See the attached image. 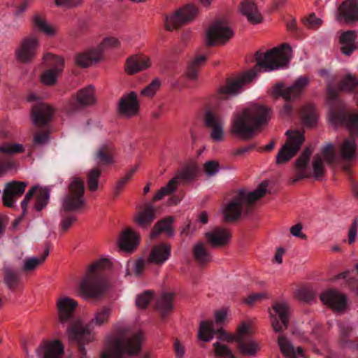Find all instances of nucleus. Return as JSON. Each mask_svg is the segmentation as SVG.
<instances>
[{
  "label": "nucleus",
  "mask_w": 358,
  "mask_h": 358,
  "mask_svg": "<svg viewBox=\"0 0 358 358\" xmlns=\"http://www.w3.org/2000/svg\"><path fill=\"white\" fill-rule=\"evenodd\" d=\"M77 306L78 302L67 296L59 298L57 302L59 322L62 324H68L66 331L69 338L76 343L78 358H86L85 345L94 339L92 331L96 327L108 322L111 309L108 307L99 309L94 313V317L84 326L80 320L75 318V310Z\"/></svg>",
  "instance_id": "obj_1"
},
{
  "label": "nucleus",
  "mask_w": 358,
  "mask_h": 358,
  "mask_svg": "<svg viewBox=\"0 0 358 358\" xmlns=\"http://www.w3.org/2000/svg\"><path fill=\"white\" fill-rule=\"evenodd\" d=\"M269 119L268 108L254 104L234 116L231 133L242 140H250L255 136L257 131L261 127L268 124Z\"/></svg>",
  "instance_id": "obj_2"
},
{
  "label": "nucleus",
  "mask_w": 358,
  "mask_h": 358,
  "mask_svg": "<svg viewBox=\"0 0 358 358\" xmlns=\"http://www.w3.org/2000/svg\"><path fill=\"white\" fill-rule=\"evenodd\" d=\"M115 336L108 338L101 358H124V355H137L141 350L143 334L132 332L128 325L118 323Z\"/></svg>",
  "instance_id": "obj_3"
},
{
  "label": "nucleus",
  "mask_w": 358,
  "mask_h": 358,
  "mask_svg": "<svg viewBox=\"0 0 358 358\" xmlns=\"http://www.w3.org/2000/svg\"><path fill=\"white\" fill-rule=\"evenodd\" d=\"M217 334V338L222 341L236 342L240 352L245 355L253 356L259 350L258 344L250 337L251 329L245 322L238 327L236 335H230L222 329L216 331L213 321H202L200 323L198 336L200 340L210 341Z\"/></svg>",
  "instance_id": "obj_4"
},
{
  "label": "nucleus",
  "mask_w": 358,
  "mask_h": 358,
  "mask_svg": "<svg viewBox=\"0 0 358 358\" xmlns=\"http://www.w3.org/2000/svg\"><path fill=\"white\" fill-rule=\"evenodd\" d=\"M85 186L83 181L73 178L69 185V190L64 196L60 208V229L66 232L77 221V217L71 213L79 211L85 205L83 195Z\"/></svg>",
  "instance_id": "obj_5"
},
{
  "label": "nucleus",
  "mask_w": 358,
  "mask_h": 358,
  "mask_svg": "<svg viewBox=\"0 0 358 358\" xmlns=\"http://www.w3.org/2000/svg\"><path fill=\"white\" fill-rule=\"evenodd\" d=\"M267 183L262 182L254 192H248L241 189L231 199L224 209V220L234 222L241 215L246 216L251 213L256 201L264 196Z\"/></svg>",
  "instance_id": "obj_6"
},
{
  "label": "nucleus",
  "mask_w": 358,
  "mask_h": 358,
  "mask_svg": "<svg viewBox=\"0 0 358 358\" xmlns=\"http://www.w3.org/2000/svg\"><path fill=\"white\" fill-rule=\"evenodd\" d=\"M108 259H100L92 264L80 284V291L87 298L101 296L106 288V280L104 271L110 267Z\"/></svg>",
  "instance_id": "obj_7"
},
{
  "label": "nucleus",
  "mask_w": 358,
  "mask_h": 358,
  "mask_svg": "<svg viewBox=\"0 0 358 358\" xmlns=\"http://www.w3.org/2000/svg\"><path fill=\"white\" fill-rule=\"evenodd\" d=\"M313 148L306 147L294 164L295 176L291 179L290 182L295 184L299 180L309 178L313 176L314 178L319 179L324 173V166L322 157L316 155L313 157L312 168L310 166V157L312 155Z\"/></svg>",
  "instance_id": "obj_8"
},
{
  "label": "nucleus",
  "mask_w": 358,
  "mask_h": 358,
  "mask_svg": "<svg viewBox=\"0 0 358 358\" xmlns=\"http://www.w3.org/2000/svg\"><path fill=\"white\" fill-rule=\"evenodd\" d=\"M292 48L287 43L273 48L267 51L264 55L260 52L256 53L257 65L271 71L285 66L291 58Z\"/></svg>",
  "instance_id": "obj_9"
},
{
  "label": "nucleus",
  "mask_w": 358,
  "mask_h": 358,
  "mask_svg": "<svg viewBox=\"0 0 358 358\" xmlns=\"http://www.w3.org/2000/svg\"><path fill=\"white\" fill-rule=\"evenodd\" d=\"M309 79L305 76L298 78L294 84L287 88L284 87L282 83H277L273 87V93L277 96H282L286 103L280 110L282 117H289L292 115L293 108L289 102L298 98L305 87L308 85Z\"/></svg>",
  "instance_id": "obj_10"
},
{
  "label": "nucleus",
  "mask_w": 358,
  "mask_h": 358,
  "mask_svg": "<svg viewBox=\"0 0 358 358\" xmlns=\"http://www.w3.org/2000/svg\"><path fill=\"white\" fill-rule=\"evenodd\" d=\"M120 44V43L117 38L112 36L106 37L96 48L78 54L76 58V64L82 67H87L93 63L100 61L105 50L117 48Z\"/></svg>",
  "instance_id": "obj_11"
},
{
  "label": "nucleus",
  "mask_w": 358,
  "mask_h": 358,
  "mask_svg": "<svg viewBox=\"0 0 358 358\" xmlns=\"http://www.w3.org/2000/svg\"><path fill=\"white\" fill-rule=\"evenodd\" d=\"M286 136L287 141L276 156L278 164L289 161L298 152L305 141L303 133L299 131L288 130L286 131Z\"/></svg>",
  "instance_id": "obj_12"
},
{
  "label": "nucleus",
  "mask_w": 358,
  "mask_h": 358,
  "mask_svg": "<svg viewBox=\"0 0 358 358\" xmlns=\"http://www.w3.org/2000/svg\"><path fill=\"white\" fill-rule=\"evenodd\" d=\"M255 76L256 71L252 69L241 77L227 78L225 85L218 88L217 98L220 100H226L238 94L243 85L251 82Z\"/></svg>",
  "instance_id": "obj_13"
},
{
  "label": "nucleus",
  "mask_w": 358,
  "mask_h": 358,
  "mask_svg": "<svg viewBox=\"0 0 358 358\" xmlns=\"http://www.w3.org/2000/svg\"><path fill=\"white\" fill-rule=\"evenodd\" d=\"M94 89L92 85L82 88L72 96L65 106L66 112L72 115L81 111L87 107L95 103Z\"/></svg>",
  "instance_id": "obj_14"
},
{
  "label": "nucleus",
  "mask_w": 358,
  "mask_h": 358,
  "mask_svg": "<svg viewBox=\"0 0 358 358\" xmlns=\"http://www.w3.org/2000/svg\"><path fill=\"white\" fill-rule=\"evenodd\" d=\"M198 9L192 4H187L179 8L173 15L165 17V28L168 31L178 29L191 22L197 15Z\"/></svg>",
  "instance_id": "obj_15"
},
{
  "label": "nucleus",
  "mask_w": 358,
  "mask_h": 358,
  "mask_svg": "<svg viewBox=\"0 0 358 358\" xmlns=\"http://www.w3.org/2000/svg\"><path fill=\"white\" fill-rule=\"evenodd\" d=\"M43 59L45 66L49 69L41 75V81L47 85H54L58 76L63 71L64 60L62 58L51 53L44 55Z\"/></svg>",
  "instance_id": "obj_16"
},
{
  "label": "nucleus",
  "mask_w": 358,
  "mask_h": 358,
  "mask_svg": "<svg viewBox=\"0 0 358 358\" xmlns=\"http://www.w3.org/2000/svg\"><path fill=\"white\" fill-rule=\"evenodd\" d=\"M234 35V31L224 20L215 21L206 33V39L208 45H214L218 43H224Z\"/></svg>",
  "instance_id": "obj_17"
},
{
  "label": "nucleus",
  "mask_w": 358,
  "mask_h": 358,
  "mask_svg": "<svg viewBox=\"0 0 358 358\" xmlns=\"http://www.w3.org/2000/svg\"><path fill=\"white\" fill-rule=\"evenodd\" d=\"M290 309L286 302H275L269 310L271 325L275 332L283 331L288 327Z\"/></svg>",
  "instance_id": "obj_18"
},
{
  "label": "nucleus",
  "mask_w": 358,
  "mask_h": 358,
  "mask_svg": "<svg viewBox=\"0 0 358 358\" xmlns=\"http://www.w3.org/2000/svg\"><path fill=\"white\" fill-rule=\"evenodd\" d=\"M24 148L19 143L2 142L0 143V176L15 167L13 155L22 152Z\"/></svg>",
  "instance_id": "obj_19"
},
{
  "label": "nucleus",
  "mask_w": 358,
  "mask_h": 358,
  "mask_svg": "<svg viewBox=\"0 0 358 358\" xmlns=\"http://www.w3.org/2000/svg\"><path fill=\"white\" fill-rule=\"evenodd\" d=\"M39 42L35 36H27L24 38L19 47L15 50L16 59L22 63H30L36 56Z\"/></svg>",
  "instance_id": "obj_20"
},
{
  "label": "nucleus",
  "mask_w": 358,
  "mask_h": 358,
  "mask_svg": "<svg viewBox=\"0 0 358 358\" xmlns=\"http://www.w3.org/2000/svg\"><path fill=\"white\" fill-rule=\"evenodd\" d=\"M204 123L210 131V136L214 141L220 142L224 139V121L222 116L213 110H208L204 115Z\"/></svg>",
  "instance_id": "obj_21"
},
{
  "label": "nucleus",
  "mask_w": 358,
  "mask_h": 358,
  "mask_svg": "<svg viewBox=\"0 0 358 358\" xmlns=\"http://www.w3.org/2000/svg\"><path fill=\"white\" fill-rule=\"evenodd\" d=\"M54 108L45 103L39 102L33 106L31 108V120L37 127L46 126L52 119Z\"/></svg>",
  "instance_id": "obj_22"
},
{
  "label": "nucleus",
  "mask_w": 358,
  "mask_h": 358,
  "mask_svg": "<svg viewBox=\"0 0 358 358\" xmlns=\"http://www.w3.org/2000/svg\"><path fill=\"white\" fill-rule=\"evenodd\" d=\"M27 185L25 182L15 180L7 183L3 192V205L10 208L13 207L15 202L24 192Z\"/></svg>",
  "instance_id": "obj_23"
},
{
  "label": "nucleus",
  "mask_w": 358,
  "mask_h": 358,
  "mask_svg": "<svg viewBox=\"0 0 358 358\" xmlns=\"http://www.w3.org/2000/svg\"><path fill=\"white\" fill-rule=\"evenodd\" d=\"M36 352L39 358H62L64 347L59 340L43 341Z\"/></svg>",
  "instance_id": "obj_24"
},
{
  "label": "nucleus",
  "mask_w": 358,
  "mask_h": 358,
  "mask_svg": "<svg viewBox=\"0 0 358 358\" xmlns=\"http://www.w3.org/2000/svg\"><path fill=\"white\" fill-rule=\"evenodd\" d=\"M115 148L110 143L101 145L94 152V160L99 168L109 166L115 163Z\"/></svg>",
  "instance_id": "obj_25"
},
{
  "label": "nucleus",
  "mask_w": 358,
  "mask_h": 358,
  "mask_svg": "<svg viewBox=\"0 0 358 358\" xmlns=\"http://www.w3.org/2000/svg\"><path fill=\"white\" fill-rule=\"evenodd\" d=\"M338 20L350 23L358 21V0H345L338 8Z\"/></svg>",
  "instance_id": "obj_26"
},
{
  "label": "nucleus",
  "mask_w": 358,
  "mask_h": 358,
  "mask_svg": "<svg viewBox=\"0 0 358 358\" xmlns=\"http://www.w3.org/2000/svg\"><path fill=\"white\" fill-rule=\"evenodd\" d=\"M139 108L137 95L135 92L124 95L119 101L120 113L127 117L134 116L137 114Z\"/></svg>",
  "instance_id": "obj_27"
},
{
  "label": "nucleus",
  "mask_w": 358,
  "mask_h": 358,
  "mask_svg": "<svg viewBox=\"0 0 358 358\" xmlns=\"http://www.w3.org/2000/svg\"><path fill=\"white\" fill-rule=\"evenodd\" d=\"M321 301L336 310H341L346 306L345 296L338 292L329 289L320 294Z\"/></svg>",
  "instance_id": "obj_28"
},
{
  "label": "nucleus",
  "mask_w": 358,
  "mask_h": 358,
  "mask_svg": "<svg viewBox=\"0 0 358 358\" xmlns=\"http://www.w3.org/2000/svg\"><path fill=\"white\" fill-rule=\"evenodd\" d=\"M339 42L341 44V52L347 56L358 49V39L357 32L354 30H348L341 34Z\"/></svg>",
  "instance_id": "obj_29"
},
{
  "label": "nucleus",
  "mask_w": 358,
  "mask_h": 358,
  "mask_svg": "<svg viewBox=\"0 0 358 358\" xmlns=\"http://www.w3.org/2000/svg\"><path fill=\"white\" fill-rule=\"evenodd\" d=\"M150 65V59L141 55H134L126 60L125 71L129 75L144 71Z\"/></svg>",
  "instance_id": "obj_30"
},
{
  "label": "nucleus",
  "mask_w": 358,
  "mask_h": 358,
  "mask_svg": "<svg viewBox=\"0 0 358 358\" xmlns=\"http://www.w3.org/2000/svg\"><path fill=\"white\" fill-rule=\"evenodd\" d=\"M206 238L213 247H221L227 244L231 235L227 229L217 227L211 231L207 232Z\"/></svg>",
  "instance_id": "obj_31"
},
{
  "label": "nucleus",
  "mask_w": 358,
  "mask_h": 358,
  "mask_svg": "<svg viewBox=\"0 0 358 358\" xmlns=\"http://www.w3.org/2000/svg\"><path fill=\"white\" fill-rule=\"evenodd\" d=\"M239 9L241 14L245 15L251 23H259L262 20V15L253 0L243 1Z\"/></svg>",
  "instance_id": "obj_32"
},
{
  "label": "nucleus",
  "mask_w": 358,
  "mask_h": 358,
  "mask_svg": "<svg viewBox=\"0 0 358 358\" xmlns=\"http://www.w3.org/2000/svg\"><path fill=\"white\" fill-rule=\"evenodd\" d=\"M118 244L122 251L131 252L138 245V238L131 229H127L122 233Z\"/></svg>",
  "instance_id": "obj_33"
},
{
  "label": "nucleus",
  "mask_w": 358,
  "mask_h": 358,
  "mask_svg": "<svg viewBox=\"0 0 358 358\" xmlns=\"http://www.w3.org/2000/svg\"><path fill=\"white\" fill-rule=\"evenodd\" d=\"M171 255V246L165 243L155 245L148 257V261L157 264L164 263Z\"/></svg>",
  "instance_id": "obj_34"
},
{
  "label": "nucleus",
  "mask_w": 358,
  "mask_h": 358,
  "mask_svg": "<svg viewBox=\"0 0 358 358\" xmlns=\"http://www.w3.org/2000/svg\"><path fill=\"white\" fill-rule=\"evenodd\" d=\"M173 217H167L158 221L154 226L151 231L152 238H157L160 234H164L167 237H171L174 234V230L172 224L173 222Z\"/></svg>",
  "instance_id": "obj_35"
},
{
  "label": "nucleus",
  "mask_w": 358,
  "mask_h": 358,
  "mask_svg": "<svg viewBox=\"0 0 358 358\" xmlns=\"http://www.w3.org/2000/svg\"><path fill=\"white\" fill-rule=\"evenodd\" d=\"M155 208L152 204L147 203L145 208L137 214L135 221L140 227L146 228L155 219Z\"/></svg>",
  "instance_id": "obj_36"
},
{
  "label": "nucleus",
  "mask_w": 358,
  "mask_h": 358,
  "mask_svg": "<svg viewBox=\"0 0 358 358\" xmlns=\"http://www.w3.org/2000/svg\"><path fill=\"white\" fill-rule=\"evenodd\" d=\"M278 345L282 353L289 358H297L298 355L303 356V351L301 347L296 349L283 336H280L278 339Z\"/></svg>",
  "instance_id": "obj_37"
},
{
  "label": "nucleus",
  "mask_w": 358,
  "mask_h": 358,
  "mask_svg": "<svg viewBox=\"0 0 358 358\" xmlns=\"http://www.w3.org/2000/svg\"><path fill=\"white\" fill-rule=\"evenodd\" d=\"M173 295L171 293H163L157 304V310L164 318L173 309Z\"/></svg>",
  "instance_id": "obj_38"
},
{
  "label": "nucleus",
  "mask_w": 358,
  "mask_h": 358,
  "mask_svg": "<svg viewBox=\"0 0 358 358\" xmlns=\"http://www.w3.org/2000/svg\"><path fill=\"white\" fill-rule=\"evenodd\" d=\"M193 255L199 264L203 265L211 261V255L202 242H199L193 248Z\"/></svg>",
  "instance_id": "obj_39"
},
{
  "label": "nucleus",
  "mask_w": 358,
  "mask_h": 358,
  "mask_svg": "<svg viewBox=\"0 0 358 358\" xmlns=\"http://www.w3.org/2000/svg\"><path fill=\"white\" fill-rule=\"evenodd\" d=\"M340 329V342L344 347L348 346L351 349L356 350L358 352V339L356 341H352L348 339L352 331V328L345 324H339Z\"/></svg>",
  "instance_id": "obj_40"
},
{
  "label": "nucleus",
  "mask_w": 358,
  "mask_h": 358,
  "mask_svg": "<svg viewBox=\"0 0 358 358\" xmlns=\"http://www.w3.org/2000/svg\"><path fill=\"white\" fill-rule=\"evenodd\" d=\"M301 117L303 123L308 127H313L317 121V113L312 104L303 106L300 110Z\"/></svg>",
  "instance_id": "obj_41"
},
{
  "label": "nucleus",
  "mask_w": 358,
  "mask_h": 358,
  "mask_svg": "<svg viewBox=\"0 0 358 358\" xmlns=\"http://www.w3.org/2000/svg\"><path fill=\"white\" fill-rule=\"evenodd\" d=\"M48 255L49 249L47 248L40 257H28L24 259L22 270L25 272H30L35 270L44 262Z\"/></svg>",
  "instance_id": "obj_42"
},
{
  "label": "nucleus",
  "mask_w": 358,
  "mask_h": 358,
  "mask_svg": "<svg viewBox=\"0 0 358 358\" xmlns=\"http://www.w3.org/2000/svg\"><path fill=\"white\" fill-rule=\"evenodd\" d=\"M206 57L204 55H199L195 57L189 64L187 69V76L191 80H195L197 78V74L199 68L205 63Z\"/></svg>",
  "instance_id": "obj_43"
},
{
  "label": "nucleus",
  "mask_w": 358,
  "mask_h": 358,
  "mask_svg": "<svg viewBox=\"0 0 358 358\" xmlns=\"http://www.w3.org/2000/svg\"><path fill=\"white\" fill-rule=\"evenodd\" d=\"M138 168V165L135 166L130 171H129L124 177L120 178L117 181L113 192V195L115 198L119 196L124 186L129 182V181L132 178L134 173L137 171Z\"/></svg>",
  "instance_id": "obj_44"
},
{
  "label": "nucleus",
  "mask_w": 358,
  "mask_h": 358,
  "mask_svg": "<svg viewBox=\"0 0 358 358\" xmlns=\"http://www.w3.org/2000/svg\"><path fill=\"white\" fill-rule=\"evenodd\" d=\"M34 27L48 36H52L55 33V29L48 24L44 17L40 15H36L33 17Z\"/></svg>",
  "instance_id": "obj_45"
},
{
  "label": "nucleus",
  "mask_w": 358,
  "mask_h": 358,
  "mask_svg": "<svg viewBox=\"0 0 358 358\" xmlns=\"http://www.w3.org/2000/svg\"><path fill=\"white\" fill-rule=\"evenodd\" d=\"M50 198V192L48 188H41L36 194V201L34 208L37 211H41L48 204Z\"/></svg>",
  "instance_id": "obj_46"
},
{
  "label": "nucleus",
  "mask_w": 358,
  "mask_h": 358,
  "mask_svg": "<svg viewBox=\"0 0 358 358\" xmlns=\"http://www.w3.org/2000/svg\"><path fill=\"white\" fill-rule=\"evenodd\" d=\"M19 279L17 271L8 267L4 268V282L10 289H13L17 286Z\"/></svg>",
  "instance_id": "obj_47"
},
{
  "label": "nucleus",
  "mask_w": 358,
  "mask_h": 358,
  "mask_svg": "<svg viewBox=\"0 0 358 358\" xmlns=\"http://www.w3.org/2000/svg\"><path fill=\"white\" fill-rule=\"evenodd\" d=\"M196 176V168L194 166H187L178 171L176 177V185H177L178 180H181L184 182H189L194 179Z\"/></svg>",
  "instance_id": "obj_48"
},
{
  "label": "nucleus",
  "mask_w": 358,
  "mask_h": 358,
  "mask_svg": "<svg viewBox=\"0 0 358 358\" xmlns=\"http://www.w3.org/2000/svg\"><path fill=\"white\" fill-rule=\"evenodd\" d=\"M101 170L99 167L91 169L87 175V184L90 191H96L98 189V180L101 176Z\"/></svg>",
  "instance_id": "obj_49"
},
{
  "label": "nucleus",
  "mask_w": 358,
  "mask_h": 358,
  "mask_svg": "<svg viewBox=\"0 0 358 358\" xmlns=\"http://www.w3.org/2000/svg\"><path fill=\"white\" fill-rule=\"evenodd\" d=\"M176 189V178H172L168 184L162 187L153 196L152 201H157L161 200L166 194H169L174 192Z\"/></svg>",
  "instance_id": "obj_50"
},
{
  "label": "nucleus",
  "mask_w": 358,
  "mask_h": 358,
  "mask_svg": "<svg viewBox=\"0 0 358 358\" xmlns=\"http://www.w3.org/2000/svg\"><path fill=\"white\" fill-rule=\"evenodd\" d=\"M145 264V261L142 258H140L134 262H128L127 266V275L131 274L129 267L131 266V268L134 270V275L138 277L141 276L143 273Z\"/></svg>",
  "instance_id": "obj_51"
},
{
  "label": "nucleus",
  "mask_w": 358,
  "mask_h": 358,
  "mask_svg": "<svg viewBox=\"0 0 358 358\" xmlns=\"http://www.w3.org/2000/svg\"><path fill=\"white\" fill-rule=\"evenodd\" d=\"M215 353L217 357L235 358L231 350L225 345L216 342L213 344Z\"/></svg>",
  "instance_id": "obj_52"
},
{
  "label": "nucleus",
  "mask_w": 358,
  "mask_h": 358,
  "mask_svg": "<svg viewBox=\"0 0 358 358\" xmlns=\"http://www.w3.org/2000/svg\"><path fill=\"white\" fill-rule=\"evenodd\" d=\"M322 154L323 157L324 158V160L328 164H331L335 162L336 150L335 146L333 144L329 143L327 145H325L322 150Z\"/></svg>",
  "instance_id": "obj_53"
},
{
  "label": "nucleus",
  "mask_w": 358,
  "mask_h": 358,
  "mask_svg": "<svg viewBox=\"0 0 358 358\" xmlns=\"http://www.w3.org/2000/svg\"><path fill=\"white\" fill-rule=\"evenodd\" d=\"M317 293L310 288H303L298 291L297 296L301 300L310 303L315 299Z\"/></svg>",
  "instance_id": "obj_54"
},
{
  "label": "nucleus",
  "mask_w": 358,
  "mask_h": 358,
  "mask_svg": "<svg viewBox=\"0 0 358 358\" xmlns=\"http://www.w3.org/2000/svg\"><path fill=\"white\" fill-rule=\"evenodd\" d=\"M161 82L158 78L154 79L150 84L147 85L141 91V94L145 96H152L159 88Z\"/></svg>",
  "instance_id": "obj_55"
},
{
  "label": "nucleus",
  "mask_w": 358,
  "mask_h": 358,
  "mask_svg": "<svg viewBox=\"0 0 358 358\" xmlns=\"http://www.w3.org/2000/svg\"><path fill=\"white\" fill-rule=\"evenodd\" d=\"M152 298V294L150 291H146L144 293L138 295L136 304L138 308H145L150 303Z\"/></svg>",
  "instance_id": "obj_56"
},
{
  "label": "nucleus",
  "mask_w": 358,
  "mask_h": 358,
  "mask_svg": "<svg viewBox=\"0 0 358 358\" xmlns=\"http://www.w3.org/2000/svg\"><path fill=\"white\" fill-rule=\"evenodd\" d=\"M38 192V187L34 186L31 189H29L27 193L25 194V196L24 199L21 201V208L22 209V214L24 215L27 206L30 200L33 198V196L36 194Z\"/></svg>",
  "instance_id": "obj_57"
},
{
  "label": "nucleus",
  "mask_w": 358,
  "mask_h": 358,
  "mask_svg": "<svg viewBox=\"0 0 358 358\" xmlns=\"http://www.w3.org/2000/svg\"><path fill=\"white\" fill-rule=\"evenodd\" d=\"M203 168L208 176H214L219 171V164L215 161H208L204 164Z\"/></svg>",
  "instance_id": "obj_58"
},
{
  "label": "nucleus",
  "mask_w": 358,
  "mask_h": 358,
  "mask_svg": "<svg viewBox=\"0 0 358 358\" xmlns=\"http://www.w3.org/2000/svg\"><path fill=\"white\" fill-rule=\"evenodd\" d=\"M304 24L309 29H316L321 25L322 20L317 18L314 13H312L304 20Z\"/></svg>",
  "instance_id": "obj_59"
},
{
  "label": "nucleus",
  "mask_w": 358,
  "mask_h": 358,
  "mask_svg": "<svg viewBox=\"0 0 358 358\" xmlns=\"http://www.w3.org/2000/svg\"><path fill=\"white\" fill-rule=\"evenodd\" d=\"M49 136L48 131L37 132L34 136L33 143L34 145H41L45 144Z\"/></svg>",
  "instance_id": "obj_60"
},
{
  "label": "nucleus",
  "mask_w": 358,
  "mask_h": 358,
  "mask_svg": "<svg viewBox=\"0 0 358 358\" xmlns=\"http://www.w3.org/2000/svg\"><path fill=\"white\" fill-rule=\"evenodd\" d=\"M358 229V220L355 219L349 229L348 231V243L352 244L355 242Z\"/></svg>",
  "instance_id": "obj_61"
},
{
  "label": "nucleus",
  "mask_w": 358,
  "mask_h": 358,
  "mask_svg": "<svg viewBox=\"0 0 358 358\" xmlns=\"http://www.w3.org/2000/svg\"><path fill=\"white\" fill-rule=\"evenodd\" d=\"M257 146V143H251L250 145H248L245 147H241L237 149H235L232 151L231 154L234 156H241L245 154L246 152H248L253 149H255Z\"/></svg>",
  "instance_id": "obj_62"
},
{
  "label": "nucleus",
  "mask_w": 358,
  "mask_h": 358,
  "mask_svg": "<svg viewBox=\"0 0 358 358\" xmlns=\"http://www.w3.org/2000/svg\"><path fill=\"white\" fill-rule=\"evenodd\" d=\"M302 228V224L301 223H298L290 228V233L295 237H299L301 239H306V235L301 232Z\"/></svg>",
  "instance_id": "obj_63"
},
{
  "label": "nucleus",
  "mask_w": 358,
  "mask_h": 358,
  "mask_svg": "<svg viewBox=\"0 0 358 358\" xmlns=\"http://www.w3.org/2000/svg\"><path fill=\"white\" fill-rule=\"evenodd\" d=\"M264 298H266V295L264 293L252 294L245 299V303L248 305H253L256 301Z\"/></svg>",
  "instance_id": "obj_64"
}]
</instances>
